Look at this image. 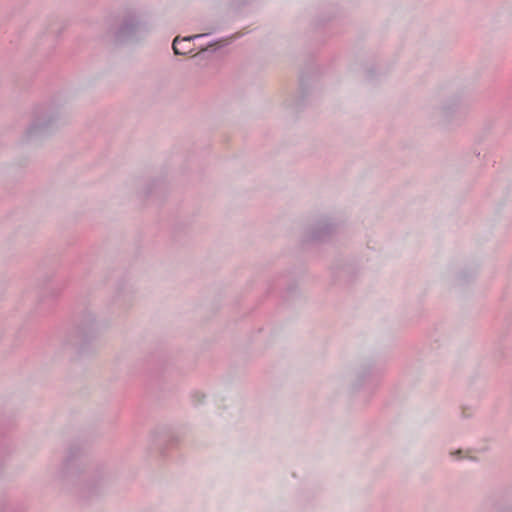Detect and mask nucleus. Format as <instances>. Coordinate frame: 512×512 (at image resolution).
Here are the masks:
<instances>
[{
	"mask_svg": "<svg viewBox=\"0 0 512 512\" xmlns=\"http://www.w3.org/2000/svg\"><path fill=\"white\" fill-rule=\"evenodd\" d=\"M192 37H187L183 39H179L176 37L173 41L172 48L175 54L184 55L190 51V49L186 46L187 43L191 41Z\"/></svg>",
	"mask_w": 512,
	"mask_h": 512,
	"instance_id": "nucleus-1",
	"label": "nucleus"
}]
</instances>
